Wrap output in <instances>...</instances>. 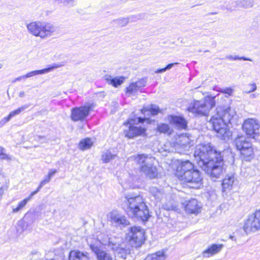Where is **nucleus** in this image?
Instances as JSON below:
<instances>
[{"instance_id":"f257e3e1","label":"nucleus","mask_w":260,"mask_h":260,"mask_svg":"<svg viewBox=\"0 0 260 260\" xmlns=\"http://www.w3.org/2000/svg\"><path fill=\"white\" fill-rule=\"evenodd\" d=\"M194 157L198 166L212 179L215 180L223 172V159L220 152L217 151L210 144L196 146Z\"/></svg>"},{"instance_id":"f03ea898","label":"nucleus","mask_w":260,"mask_h":260,"mask_svg":"<svg viewBox=\"0 0 260 260\" xmlns=\"http://www.w3.org/2000/svg\"><path fill=\"white\" fill-rule=\"evenodd\" d=\"M235 115V111L230 107L219 106L212 115L209 122L219 137L224 139L229 137L230 131L227 123L230 122Z\"/></svg>"},{"instance_id":"7ed1b4c3","label":"nucleus","mask_w":260,"mask_h":260,"mask_svg":"<svg viewBox=\"0 0 260 260\" xmlns=\"http://www.w3.org/2000/svg\"><path fill=\"white\" fill-rule=\"evenodd\" d=\"M123 206L127 215L132 218L146 221L150 216L147 206L141 196L125 194Z\"/></svg>"},{"instance_id":"20e7f679","label":"nucleus","mask_w":260,"mask_h":260,"mask_svg":"<svg viewBox=\"0 0 260 260\" xmlns=\"http://www.w3.org/2000/svg\"><path fill=\"white\" fill-rule=\"evenodd\" d=\"M26 27L29 34L43 39L51 37L56 30L53 24L40 21L30 22L27 24Z\"/></svg>"},{"instance_id":"39448f33","label":"nucleus","mask_w":260,"mask_h":260,"mask_svg":"<svg viewBox=\"0 0 260 260\" xmlns=\"http://www.w3.org/2000/svg\"><path fill=\"white\" fill-rule=\"evenodd\" d=\"M236 149L240 152L243 160L251 161L254 157V148L251 142L244 136H238L234 141Z\"/></svg>"},{"instance_id":"423d86ee","label":"nucleus","mask_w":260,"mask_h":260,"mask_svg":"<svg viewBox=\"0 0 260 260\" xmlns=\"http://www.w3.org/2000/svg\"><path fill=\"white\" fill-rule=\"evenodd\" d=\"M215 96H207L202 101H194L189 104L187 110L197 115H207L215 105Z\"/></svg>"},{"instance_id":"0eeeda50","label":"nucleus","mask_w":260,"mask_h":260,"mask_svg":"<svg viewBox=\"0 0 260 260\" xmlns=\"http://www.w3.org/2000/svg\"><path fill=\"white\" fill-rule=\"evenodd\" d=\"M146 119L145 118L139 117L137 123L135 119H128L127 121L124 123L125 125H129L128 128L124 131L125 136L129 139H133L138 136H144L146 131V128L137 125L139 123H143Z\"/></svg>"},{"instance_id":"6e6552de","label":"nucleus","mask_w":260,"mask_h":260,"mask_svg":"<svg viewBox=\"0 0 260 260\" xmlns=\"http://www.w3.org/2000/svg\"><path fill=\"white\" fill-rule=\"evenodd\" d=\"M115 239L109 238L108 241H102L101 243L105 245H108L114 252L115 257L119 259L124 260L126 256L130 253V246L125 245L124 243L119 244L117 241H115Z\"/></svg>"},{"instance_id":"1a4fd4ad","label":"nucleus","mask_w":260,"mask_h":260,"mask_svg":"<svg viewBox=\"0 0 260 260\" xmlns=\"http://www.w3.org/2000/svg\"><path fill=\"white\" fill-rule=\"evenodd\" d=\"M259 127L260 125L258 122L252 118L245 120L242 125L243 130L246 136L256 141L260 139Z\"/></svg>"},{"instance_id":"9d476101","label":"nucleus","mask_w":260,"mask_h":260,"mask_svg":"<svg viewBox=\"0 0 260 260\" xmlns=\"http://www.w3.org/2000/svg\"><path fill=\"white\" fill-rule=\"evenodd\" d=\"M126 238L132 246L140 247L144 242L145 232L139 226L132 227Z\"/></svg>"},{"instance_id":"9b49d317","label":"nucleus","mask_w":260,"mask_h":260,"mask_svg":"<svg viewBox=\"0 0 260 260\" xmlns=\"http://www.w3.org/2000/svg\"><path fill=\"white\" fill-rule=\"evenodd\" d=\"M179 180L189 184V186L193 188H198L202 185V178L198 170L189 171L182 176Z\"/></svg>"},{"instance_id":"f8f14e48","label":"nucleus","mask_w":260,"mask_h":260,"mask_svg":"<svg viewBox=\"0 0 260 260\" xmlns=\"http://www.w3.org/2000/svg\"><path fill=\"white\" fill-rule=\"evenodd\" d=\"M246 233L260 230V209L250 215L244 225Z\"/></svg>"},{"instance_id":"ddd939ff","label":"nucleus","mask_w":260,"mask_h":260,"mask_svg":"<svg viewBox=\"0 0 260 260\" xmlns=\"http://www.w3.org/2000/svg\"><path fill=\"white\" fill-rule=\"evenodd\" d=\"M51 180V178L48 176H46L45 178L40 182V185H39L38 188L32 192L29 197L24 199L23 200L21 201L18 206L16 207H13L12 208V212L13 213H17L19 212L20 210H21L23 208L25 207L27 202L30 201V200L32 198V197L36 194H37L41 189V188L44 186L45 184L49 183Z\"/></svg>"},{"instance_id":"4468645a","label":"nucleus","mask_w":260,"mask_h":260,"mask_svg":"<svg viewBox=\"0 0 260 260\" xmlns=\"http://www.w3.org/2000/svg\"><path fill=\"white\" fill-rule=\"evenodd\" d=\"M91 105L81 106L72 110L71 119L74 121H82L89 115Z\"/></svg>"},{"instance_id":"2eb2a0df","label":"nucleus","mask_w":260,"mask_h":260,"mask_svg":"<svg viewBox=\"0 0 260 260\" xmlns=\"http://www.w3.org/2000/svg\"><path fill=\"white\" fill-rule=\"evenodd\" d=\"M186 212L190 214H197L201 212V205L194 199L186 201L183 204Z\"/></svg>"},{"instance_id":"dca6fc26","label":"nucleus","mask_w":260,"mask_h":260,"mask_svg":"<svg viewBox=\"0 0 260 260\" xmlns=\"http://www.w3.org/2000/svg\"><path fill=\"white\" fill-rule=\"evenodd\" d=\"M140 171L150 179L155 178L158 175L156 167L153 164L152 161H150L147 165L142 166L140 168Z\"/></svg>"},{"instance_id":"f3484780","label":"nucleus","mask_w":260,"mask_h":260,"mask_svg":"<svg viewBox=\"0 0 260 260\" xmlns=\"http://www.w3.org/2000/svg\"><path fill=\"white\" fill-rule=\"evenodd\" d=\"M111 223L115 226L124 227L129 224V222L126 218L123 215L117 214L116 212H111L110 215Z\"/></svg>"},{"instance_id":"a211bd4d","label":"nucleus","mask_w":260,"mask_h":260,"mask_svg":"<svg viewBox=\"0 0 260 260\" xmlns=\"http://www.w3.org/2000/svg\"><path fill=\"white\" fill-rule=\"evenodd\" d=\"M194 170V165L190 161H182L177 168L176 175L179 179L187 172Z\"/></svg>"},{"instance_id":"6ab92c4d","label":"nucleus","mask_w":260,"mask_h":260,"mask_svg":"<svg viewBox=\"0 0 260 260\" xmlns=\"http://www.w3.org/2000/svg\"><path fill=\"white\" fill-rule=\"evenodd\" d=\"M90 247L92 251L95 254L98 260H113V258L110 253L101 250L95 244H91Z\"/></svg>"},{"instance_id":"aec40b11","label":"nucleus","mask_w":260,"mask_h":260,"mask_svg":"<svg viewBox=\"0 0 260 260\" xmlns=\"http://www.w3.org/2000/svg\"><path fill=\"white\" fill-rule=\"evenodd\" d=\"M176 151L178 153H181L182 150H185L190 146V139L188 137L181 136L175 144Z\"/></svg>"},{"instance_id":"412c9836","label":"nucleus","mask_w":260,"mask_h":260,"mask_svg":"<svg viewBox=\"0 0 260 260\" xmlns=\"http://www.w3.org/2000/svg\"><path fill=\"white\" fill-rule=\"evenodd\" d=\"M169 120L171 124H174L179 129H185L187 127V121L182 117L171 115L169 117Z\"/></svg>"},{"instance_id":"4be33fe9","label":"nucleus","mask_w":260,"mask_h":260,"mask_svg":"<svg viewBox=\"0 0 260 260\" xmlns=\"http://www.w3.org/2000/svg\"><path fill=\"white\" fill-rule=\"evenodd\" d=\"M29 107L27 105H23L14 111L11 112L7 117H4L0 120V128L2 127L6 123L9 122L11 118L19 114Z\"/></svg>"},{"instance_id":"5701e85b","label":"nucleus","mask_w":260,"mask_h":260,"mask_svg":"<svg viewBox=\"0 0 260 260\" xmlns=\"http://www.w3.org/2000/svg\"><path fill=\"white\" fill-rule=\"evenodd\" d=\"M69 260H91V259L87 252L74 250L69 253Z\"/></svg>"},{"instance_id":"b1692460","label":"nucleus","mask_w":260,"mask_h":260,"mask_svg":"<svg viewBox=\"0 0 260 260\" xmlns=\"http://www.w3.org/2000/svg\"><path fill=\"white\" fill-rule=\"evenodd\" d=\"M131 159L135 163L139 165L140 168L142 166L147 165L150 161H152V158L145 154H138L131 157Z\"/></svg>"},{"instance_id":"393cba45","label":"nucleus","mask_w":260,"mask_h":260,"mask_svg":"<svg viewBox=\"0 0 260 260\" xmlns=\"http://www.w3.org/2000/svg\"><path fill=\"white\" fill-rule=\"evenodd\" d=\"M223 247L222 244H212L210 247L203 251L202 255L204 257H209L220 252Z\"/></svg>"},{"instance_id":"a878e982","label":"nucleus","mask_w":260,"mask_h":260,"mask_svg":"<svg viewBox=\"0 0 260 260\" xmlns=\"http://www.w3.org/2000/svg\"><path fill=\"white\" fill-rule=\"evenodd\" d=\"M60 67V65H58L57 64L54 63L47 68H45L42 70L33 71L27 73L26 75H24L25 78H30L39 74H44L49 73V72L53 70L54 69H57Z\"/></svg>"},{"instance_id":"bb28decb","label":"nucleus","mask_w":260,"mask_h":260,"mask_svg":"<svg viewBox=\"0 0 260 260\" xmlns=\"http://www.w3.org/2000/svg\"><path fill=\"white\" fill-rule=\"evenodd\" d=\"M104 79L109 84L112 85L115 87L121 85L124 80L123 77L112 78L111 76L108 75H105Z\"/></svg>"},{"instance_id":"cd10ccee","label":"nucleus","mask_w":260,"mask_h":260,"mask_svg":"<svg viewBox=\"0 0 260 260\" xmlns=\"http://www.w3.org/2000/svg\"><path fill=\"white\" fill-rule=\"evenodd\" d=\"M134 18H136L139 19L140 18V15L137 16H131L128 17H121L117 19H115L113 20V22L115 23L117 25H118L120 27H123L126 26L130 21V19H133Z\"/></svg>"},{"instance_id":"c85d7f7f","label":"nucleus","mask_w":260,"mask_h":260,"mask_svg":"<svg viewBox=\"0 0 260 260\" xmlns=\"http://www.w3.org/2000/svg\"><path fill=\"white\" fill-rule=\"evenodd\" d=\"M234 182L233 176H227L222 180V186L224 190L230 189L232 188Z\"/></svg>"},{"instance_id":"c756f323","label":"nucleus","mask_w":260,"mask_h":260,"mask_svg":"<svg viewBox=\"0 0 260 260\" xmlns=\"http://www.w3.org/2000/svg\"><path fill=\"white\" fill-rule=\"evenodd\" d=\"M141 112L144 114L147 112H149L151 113V115H156L160 112V111L157 105H151L146 107H144L141 110Z\"/></svg>"},{"instance_id":"7c9ffc66","label":"nucleus","mask_w":260,"mask_h":260,"mask_svg":"<svg viewBox=\"0 0 260 260\" xmlns=\"http://www.w3.org/2000/svg\"><path fill=\"white\" fill-rule=\"evenodd\" d=\"M151 194L158 201H160L164 196L162 189H158L156 187H152L150 189Z\"/></svg>"},{"instance_id":"2f4dec72","label":"nucleus","mask_w":260,"mask_h":260,"mask_svg":"<svg viewBox=\"0 0 260 260\" xmlns=\"http://www.w3.org/2000/svg\"><path fill=\"white\" fill-rule=\"evenodd\" d=\"M92 145V142L89 138H86L80 141L79 147L81 150H84L90 148Z\"/></svg>"},{"instance_id":"473e14b6","label":"nucleus","mask_w":260,"mask_h":260,"mask_svg":"<svg viewBox=\"0 0 260 260\" xmlns=\"http://www.w3.org/2000/svg\"><path fill=\"white\" fill-rule=\"evenodd\" d=\"M116 155L112 154L110 151L107 150L103 151L102 155V160L103 162L107 163L111 160L114 159Z\"/></svg>"},{"instance_id":"72a5a7b5","label":"nucleus","mask_w":260,"mask_h":260,"mask_svg":"<svg viewBox=\"0 0 260 260\" xmlns=\"http://www.w3.org/2000/svg\"><path fill=\"white\" fill-rule=\"evenodd\" d=\"M154 260H165L167 256L166 251L164 250L158 251L152 253Z\"/></svg>"},{"instance_id":"f704fd0d","label":"nucleus","mask_w":260,"mask_h":260,"mask_svg":"<svg viewBox=\"0 0 260 260\" xmlns=\"http://www.w3.org/2000/svg\"><path fill=\"white\" fill-rule=\"evenodd\" d=\"M26 228V224L23 220L19 221L16 225V230L18 234H22Z\"/></svg>"},{"instance_id":"c9c22d12","label":"nucleus","mask_w":260,"mask_h":260,"mask_svg":"<svg viewBox=\"0 0 260 260\" xmlns=\"http://www.w3.org/2000/svg\"><path fill=\"white\" fill-rule=\"evenodd\" d=\"M157 129L160 133H167L170 131V126L167 124L161 123L158 125Z\"/></svg>"},{"instance_id":"e433bc0d","label":"nucleus","mask_w":260,"mask_h":260,"mask_svg":"<svg viewBox=\"0 0 260 260\" xmlns=\"http://www.w3.org/2000/svg\"><path fill=\"white\" fill-rule=\"evenodd\" d=\"M139 89L138 88L137 85L135 83V82L131 83L126 88V93L131 94L133 93L136 92Z\"/></svg>"},{"instance_id":"4c0bfd02","label":"nucleus","mask_w":260,"mask_h":260,"mask_svg":"<svg viewBox=\"0 0 260 260\" xmlns=\"http://www.w3.org/2000/svg\"><path fill=\"white\" fill-rule=\"evenodd\" d=\"M225 58L229 60H248L252 61V60L249 58H247L244 56L239 57L238 55H227Z\"/></svg>"},{"instance_id":"58836bf2","label":"nucleus","mask_w":260,"mask_h":260,"mask_svg":"<svg viewBox=\"0 0 260 260\" xmlns=\"http://www.w3.org/2000/svg\"><path fill=\"white\" fill-rule=\"evenodd\" d=\"M0 159L10 160L11 158L9 155L7 154L4 152V149L0 146Z\"/></svg>"},{"instance_id":"ea45409f","label":"nucleus","mask_w":260,"mask_h":260,"mask_svg":"<svg viewBox=\"0 0 260 260\" xmlns=\"http://www.w3.org/2000/svg\"><path fill=\"white\" fill-rule=\"evenodd\" d=\"M147 80L145 78H142L139 81L135 82L136 85H137V86L138 88L139 89L142 87H143L145 86Z\"/></svg>"},{"instance_id":"a19ab883","label":"nucleus","mask_w":260,"mask_h":260,"mask_svg":"<svg viewBox=\"0 0 260 260\" xmlns=\"http://www.w3.org/2000/svg\"><path fill=\"white\" fill-rule=\"evenodd\" d=\"M243 7L245 8H250L253 6L252 0H245L241 2Z\"/></svg>"},{"instance_id":"79ce46f5","label":"nucleus","mask_w":260,"mask_h":260,"mask_svg":"<svg viewBox=\"0 0 260 260\" xmlns=\"http://www.w3.org/2000/svg\"><path fill=\"white\" fill-rule=\"evenodd\" d=\"M233 92V90L232 89L229 88H225L222 90V92L228 94V95H231Z\"/></svg>"},{"instance_id":"37998d69","label":"nucleus","mask_w":260,"mask_h":260,"mask_svg":"<svg viewBox=\"0 0 260 260\" xmlns=\"http://www.w3.org/2000/svg\"><path fill=\"white\" fill-rule=\"evenodd\" d=\"M56 172L57 170L56 169H51L50 170L47 175L51 179Z\"/></svg>"},{"instance_id":"c03bdc74","label":"nucleus","mask_w":260,"mask_h":260,"mask_svg":"<svg viewBox=\"0 0 260 260\" xmlns=\"http://www.w3.org/2000/svg\"><path fill=\"white\" fill-rule=\"evenodd\" d=\"M25 79H26L25 75H22V76H19V77L15 78L12 82L13 83H15L17 81H20L21 80Z\"/></svg>"},{"instance_id":"a18cd8bd","label":"nucleus","mask_w":260,"mask_h":260,"mask_svg":"<svg viewBox=\"0 0 260 260\" xmlns=\"http://www.w3.org/2000/svg\"><path fill=\"white\" fill-rule=\"evenodd\" d=\"M179 63L178 62H174V63H170V64H168L166 67V68L167 69V70H170V69H171L172 67H173L174 66V65L175 64H178Z\"/></svg>"},{"instance_id":"49530a36","label":"nucleus","mask_w":260,"mask_h":260,"mask_svg":"<svg viewBox=\"0 0 260 260\" xmlns=\"http://www.w3.org/2000/svg\"><path fill=\"white\" fill-rule=\"evenodd\" d=\"M250 86L251 87V88H250L249 91H248L249 92H251V91H254L256 89V85L255 83L250 84Z\"/></svg>"},{"instance_id":"de8ad7c7","label":"nucleus","mask_w":260,"mask_h":260,"mask_svg":"<svg viewBox=\"0 0 260 260\" xmlns=\"http://www.w3.org/2000/svg\"><path fill=\"white\" fill-rule=\"evenodd\" d=\"M37 141H42V143H45L47 142V140L45 137H42V136H38Z\"/></svg>"},{"instance_id":"09e8293b","label":"nucleus","mask_w":260,"mask_h":260,"mask_svg":"<svg viewBox=\"0 0 260 260\" xmlns=\"http://www.w3.org/2000/svg\"><path fill=\"white\" fill-rule=\"evenodd\" d=\"M166 71H167V69L165 67L164 68L158 69L157 71H156L155 72V73H161L166 72Z\"/></svg>"},{"instance_id":"8fccbe9b","label":"nucleus","mask_w":260,"mask_h":260,"mask_svg":"<svg viewBox=\"0 0 260 260\" xmlns=\"http://www.w3.org/2000/svg\"><path fill=\"white\" fill-rule=\"evenodd\" d=\"M144 260H154L152 254L148 255Z\"/></svg>"},{"instance_id":"3c124183","label":"nucleus","mask_w":260,"mask_h":260,"mask_svg":"<svg viewBox=\"0 0 260 260\" xmlns=\"http://www.w3.org/2000/svg\"><path fill=\"white\" fill-rule=\"evenodd\" d=\"M164 209H165L167 210H170L172 209V206H169L167 205H164Z\"/></svg>"},{"instance_id":"603ef678","label":"nucleus","mask_w":260,"mask_h":260,"mask_svg":"<svg viewBox=\"0 0 260 260\" xmlns=\"http://www.w3.org/2000/svg\"><path fill=\"white\" fill-rule=\"evenodd\" d=\"M25 95V93H24V92L23 91H21L19 93V96L21 97V98H22Z\"/></svg>"},{"instance_id":"864d4df0","label":"nucleus","mask_w":260,"mask_h":260,"mask_svg":"<svg viewBox=\"0 0 260 260\" xmlns=\"http://www.w3.org/2000/svg\"><path fill=\"white\" fill-rule=\"evenodd\" d=\"M230 238L231 239H232V240H234V241H235V240H236V239H235V237H234V236H230Z\"/></svg>"},{"instance_id":"5fc2aeb1","label":"nucleus","mask_w":260,"mask_h":260,"mask_svg":"<svg viewBox=\"0 0 260 260\" xmlns=\"http://www.w3.org/2000/svg\"><path fill=\"white\" fill-rule=\"evenodd\" d=\"M3 193V188H0V196H1Z\"/></svg>"},{"instance_id":"6e6d98bb","label":"nucleus","mask_w":260,"mask_h":260,"mask_svg":"<svg viewBox=\"0 0 260 260\" xmlns=\"http://www.w3.org/2000/svg\"><path fill=\"white\" fill-rule=\"evenodd\" d=\"M3 64L2 63H0V69L2 68Z\"/></svg>"}]
</instances>
